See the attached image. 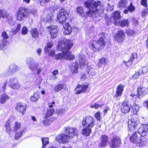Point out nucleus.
Masks as SVG:
<instances>
[{"mask_svg":"<svg viewBox=\"0 0 148 148\" xmlns=\"http://www.w3.org/2000/svg\"><path fill=\"white\" fill-rule=\"evenodd\" d=\"M73 45L72 41L71 40L65 39L61 40L58 43L57 49L62 52L55 55V51H51L49 55L54 59L64 58L66 60H73L75 58V56L69 51Z\"/></svg>","mask_w":148,"mask_h":148,"instance_id":"f257e3e1","label":"nucleus"},{"mask_svg":"<svg viewBox=\"0 0 148 148\" xmlns=\"http://www.w3.org/2000/svg\"><path fill=\"white\" fill-rule=\"evenodd\" d=\"M101 4L100 1L94 0H88L85 1L84 5L89 9L88 12L86 13L87 15L90 16H96V14L101 15L104 11V8L102 6H101L99 9H97V7Z\"/></svg>","mask_w":148,"mask_h":148,"instance_id":"f03ea898","label":"nucleus"},{"mask_svg":"<svg viewBox=\"0 0 148 148\" xmlns=\"http://www.w3.org/2000/svg\"><path fill=\"white\" fill-rule=\"evenodd\" d=\"M105 44L103 38L101 37L98 40L90 41L89 45L94 51L96 52L103 49L105 45Z\"/></svg>","mask_w":148,"mask_h":148,"instance_id":"7ed1b4c3","label":"nucleus"},{"mask_svg":"<svg viewBox=\"0 0 148 148\" xmlns=\"http://www.w3.org/2000/svg\"><path fill=\"white\" fill-rule=\"evenodd\" d=\"M142 137L138 133L135 132L130 136V140L133 143L135 144L136 146H142L143 144Z\"/></svg>","mask_w":148,"mask_h":148,"instance_id":"20e7f679","label":"nucleus"},{"mask_svg":"<svg viewBox=\"0 0 148 148\" xmlns=\"http://www.w3.org/2000/svg\"><path fill=\"white\" fill-rule=\"evenodd\" d=\"M95 124V120L91 116L84 118L82 122V125L85 128H91Z\"/></svg>","mask_w":148,"mask_h":148,"instance_id":"39448f33","label":"nucleus"},{"mask_svg":"<svg viewBox=\"0 0 148 148\" xmlns=\"http://www.w3.org/2000/svg\"><path fill=\"white\" fill-rule=\"evenodd\" d=\"M68 16V11L64 9H62L57 16V18L60 23L63 24L66 22Z\"/></svg>","mask_w":148,"mask_h":148,"instance_id":"423d86ee","label":"nucleus"},{"mask_svg":"<svg viewBox=\"0 0 148 148\" xmlns=\"http://www.w3.org/2000/svg\"><path fill=\"white\" fill-rule=\"evenodd\" d=\"M65 132L69 139L72 138L78 135L77 130L75 127L66 128L65 129Z\"/></svg>","mask_w":148,"mask_h":148,"instance_id":"0eeeda50","label":"nucleus"},{"mask_svg":"<svg viewBox=\"0 0 148 148\" xmlns=\"http://www.w3.org/2000/svg\"><path fill=\"white\" fill-rule=\"evenodd\" d=\"M121 140L120 137L117 136H114L110 140V145L112 148H116L120 145Z\"/></svg>","mask_w":148,"mask_h":148,"instance_id":"6e6552de","label":"nucleus"},{"mask_svg":"<svg viewBox=\"0 0 148 148\" xmlns=\"http://www.w3.org/2000/svg\"><path fill=\"white\" fill-rule=\"evenodd\" d=\"M56 140L58 142L60 143H66L69 141V139L66 134H62L57 136Z\"/></svg>","mask_w":148,"mask_h":148,"instance_id":"1a4fd4ad","label":"nucleus"},{"mask_svg":"<svg viewBox=\"0 0 148 148\" xmlns=\"http://www.w3.org/2000/svg\"><path fill=\"white\" fill-rule=\"evenodd\" d=\"M148 130V125H141L138 129V134L142 137H144L146 135Z\"/></svg>","mask_w":148,"mask_h":148,"instance_id":"9d476101","label":"nucleus"},{"mask_svg":"<svg viewBox=\"0 0 148 148\" xmlns=\"http://www.w3.org/2000/svg\"><path fill=\"white\" fill-rule=\"evenodd\" d=\"M88 87V85H78L75 88V90H76L77 88H79L77 90L76 93L77 94H79L81 92L85 93L87 92V89Z\"/></svg>","mask_w":148,"mask_h":148,"instance_id":"9b49d317","label":"nucleus"},{"mask_svg":"<svg viewBox=\"0 0 148 148\" xmlns=\"http://www.w3.org/2000/svg\"><path fill=\"white\" fill-rule=\"evenodd\" d=\"M27 108V106L25 104H23L21 103H19L17 104L15 108L18 112L23 115L25 112Z\"/></svg>","mask_w":148,"mask_h":148,"instance_id":"f8f14e48","label":"nucleus"},{"mask_svg":"<svg viewBox=\"0 0 148 148\" xmlns=\"http://www.w3.org/2000/svg\"><path fill=\"white\" fill-rule=\"evenodd\" d=\"M27 14L24 8H20L16 16V18L18 20L21 21L25 17Z\"/></svg>","mask_w":148,"mask_h":148,"instance_id":"ddd939ff","label":"nucleus"},{"mask_svg":"<svg viewBox=\"0 0 148 148\" xmlns=\"http://www.w3.org/2000/svg\"><path fill=\"white\" fill-rule=\"evenodd\" d=\"M79 65L81 67L82 66H84L86 65L87 63L86 61V59L85 56L83 53L81 52L79 55Z\"/></svg>","mask_w":148,"mask_h":148,"instance_id":"4468645a","label":"nucleus"},{"mask_svg":"<svg viewBox=\"0 0 148 148\" xmlns=\"http://www.w3.org/2000/svg\"><path fill=\"white\" fill-rule=\"evenodd\" d=\"M49 29L51 38L53 39L55 38L57 36V29L56 26L52 25L48 27Z\"/></svg>","mask_w":148,"mask_h":148,"instance_id":"2eb2a0df","label":"nucleus"},{"mask_svg":"<svg viewBox=\"0 0 148 148\" xmlns=\"http://www.w3.org/2000/svg\"><path fill=\"white\" fill-rule=\"evenodd\" d=\"M137 124V122L134 119H132L128 121V127L131 131H134Z\"/></svg>","mask_w":148,"mask_h":148,"instance_id":"dca6fc26","label":"nucleus"},{"mask_svg":"<svg viewBox=\"0 0 148 148\" xmlns=\"http://www.w3.org/2000/svg\"><path fill=\"white\" fill-rule=\"evenodd\" d=\"M108 136L105 135H102L101 137V142L100 146L101 147H103L107 145L109 143Z\"/></svg>","mask_w":148,"mask_h":148,"instance_id":"f3484780","label":"nucleus"},{"mask_svg":"<svg viewBox=\"0 0 148 148\" xmlns=\"http://www.w3.org/2000/svg\"><path fill=\"white\" fill-rule=\"evenodd\" d=\"M125 37V36L123 32L122 31H120L115 36V39L116 41L120 42L124 40Z\"/></svg>","mask_w":148,"mask_h":148,"instance_id":"a211bd4d","label":"nucleus"},{"mask_svg":"<svg viewBox=\"0 0 148 148\" xmlns=\"http://www.w3.org/2000/svg\"><path fill=\"white\" fill-rule=\"evenodd\" d=\"M130 109V107L128 105L127 103L125 101L122 103L121 107V111L123 113L128 112Z\"/></svg>","mask_w":148,"mask_h":148,"instance_id":"6ab92c4d","label":"nucleus"},{"mask_svg":"<svg viewBox=\"0 0 148 148\" xmlns=\"http://www.w3.org/2000/svg\"><path fill=\"white\" fill-rule=\"evenodd\" d=\"M124 88V86L121 84H119L117 86L116 94L114 95V97L115 98H116L118 96H120L122 95Z\"/></svg>","mask_w":148,"mask_h":148,"instance_id":"aec40b11","label":"nucleus"},{"mask_svg":"<svg viewBox=\"0 0 148 148\" xmlns=\"http://www.w3.org/2000/svg\"><path fill=\"white\" fill-rule=\"evenodd\" d=\"M63 27L64 29V33L65 35L69 34L71 33L72 28L69 23H67L64 25Z\"/></svg>","mask_w":148,"mask_h":148,"instance_id":"412c9836","label":"nucleus"},{"mask_svg":"<svg viewBox=\"0 0 148 148\" xmlns=\"http://www.w3.org/2000/svg\"><path fill=\"white\" fill-rule=\"evenodd\" d=\"M145 88L140 86L137 88V96L139 98L143 96L145 94Z\"/></svg>","mask_w":148,"mask_h":148,"instance_id":"4be33fe9","label":"nucleus"},{"mask_svg":"<svg viewBox=\"0 0 148 148\" xmlns=\"http://www.w3.org/2000/svg\"><path fill=\"white\" fill-rule=\"evenodd\" d=\"M136 54H137L136 53H132V56H130L129 60L127 62L123 61V63L125 64V65L127 66H130L132 64V61L134 60L136 56Z\"/></svg>","mask_w":148,"mask_h":148,"instance_id":"5701e85b","label":"nucleus"},{"mask_svg":"<svg viewBox=\"0 0 148 148\" xmlns=\"http://www.w3.org/2000/svg\"><path fill=\"white\" fill-rule=\"evenodd\" d=\"M10 99V97L5 94H2L0 98V102L1 104H3L6 102Z\"/></svg>","mask_w":148,"mask_h":148,"instance_id":"b1692460","label":"nucleus"},{"mask_svg":"<svg viewBox=\"0 0 148 148\" xmlns=\"http://www.w3.org/2000/svg\"><path fill=\"white\" fill-rule=\"evenodd\" d=\"M66 87L65 84H59L55 86L54 90L56 92H58L61 90L62 89L65 88Z\"/></svg>","mask_w":148,"mask_h":148,"instance_id":"393cba45","label":"nucleus"},{"mask_svg":"<svg viewBox=\"0 0 148 148\" xmlns=\"http://www.w3.org/2000/svg\"><path fill=\"white\" fill-rule=\"evenodd\" d=\"M106 63L105 58H102L98 60L97 66L99 68L101 67L103 65L105 64Z\"/></svg>","mask_w":148,"mask_h":148,"instance_id":"a878e982","label":"nucleus"},{"mask_svg":"<svg viewBox=\"0 0 148 148\" xmlns=\"http://www.w3.org/2000/svg\"><path fill=\"white\" fill-rule=\"evenodd\" d=\"M27 63L29 65L30 69L32 70L36 69L38 67L37 64H35L29 59L27 60Z\"/></svg>","mask_w":148,"mask_h":148,"instance_id":"bb28decb","label":"nucleus"},{"mask_svg":"<svg viewBox=\"0 0 148 148\" xmlns=\"http://www.w3.org/2000/svg\"><path fill=\"white\" fill-rule=\"evenodd\" d=\"M127 1L126 0H121L119 3L118 7L119 8L125 7L127 5Z\"/></svg>","mask_w":148,"mask_h":148,"instance_id":"cd10ccee","label":"nucleus"},{"mask_svg":"<svg viewBox=\"0 0 148 148\" xmlns=\"http://www.w3.org/2000/svg\"><path fill=\"white\" fill-rule=\"evenodd\" d=\"M91 132V129L90 128H85L82 129V134L85 136H88Z\"/></svg>","mask_w":148,"mask_h":148,"instance_id":"c85d7f7f","label":"nucleus"},{"mask_svg":"<svg viewBox=\"0 0 148 148\" xmlns=\"http://www.w3.org/2000/svg\"><path fill=\"white\" fill-rule=\"evenodd\" d=\"M78 68V64L77 63H73L71 68V72L74 73H77Z\"/></svg>","mask_w":148,"mask_h":148,"instance_id":"c756f323","label":"nucleus"},{"mask_svg":"<svg viewBox=\"0 0 148 148\" xmlns=\"http://www.w3.org/2000/svg\"><path fill=\"white\" fill-rule=\"evenodd\" d=\"M39 98L40 96L38 93L36 92L33 96L31 97L30 99L32 101H37Z\"/></svg>","mask_w":148,"mask_h":148,"instance_id":"7c9ffc66","label":"nucleus"},{"mask_svg":"<svg viewBox=\"0 0 148 148\" xmlns=\"http://www.w3.org/2000/svg\"><path fill=\"white\" fill-rule=\"evenodd\" d=\"M9 69L10 71L16 72L18 71L19 69L15 64H11L9 66Z\"/></svg>","mask_w":148,"mask_h":148,"instance_id":"2f4dec72","label":"nucleus"},{"mask_svg":"<svg viewBox=\"0 0 148 148\" xmlns=\"http://www.w3.org/2000/svg\"><path fill=\"white\" fill-rule=\"evenodd\" d=\"M24 131V129L21 128L15 134L14 137L15 139L17 140L21 136Z\"/></svg>","mask_w":148,"mask_h":148,"instance_id":"473e14b6","label":"nucleus"},{"mask_svg":"<svg viewBox=\"0 0 148 148\" xmlns=\"http://www.w3.org/2000/svg\"><path fill=\"white\" fill-rule=\"evenodd\" d=\"M129 22L127 20H125L119 22V25L122 27L125 26H128L129 25Z\"/></svg>","mask_w":148,"mask_h":148,"instance_id":"72a5a7b5","label":"nucleus"},{"mask_svg":"<svg viewBox=\"0 0 148 148\" xmlns=\"http://www.w3.org/2000/svg\"><path fill=\"white\" fill-rule=\"evenodd\" d=\"M139 108V106L136 104H134L132 106V110L133 114H136Z\"/></svg>","mask_w":148,"mask_h":148,"instance_id":"f704fd0d","label":"nucleus"},{"mask_svg":"<svg viewBox=\"0 0 148 148\" xmlns=\"http://www.w3.org/2000/svg\"><path fill=\"white\" fill-rule=\"evenodd\" d=\"M54 110L53 109H49L47 110L45 118H47L51 116L54 112Z\"/></svg>","mask_w":148,"mask_h":148,"instance_id":"c9c22d12","label":"nucleus"},{"mask_svg":"<svg viewBox=\"0 0 148 148\" xmlns=\"http://www.w3.org/2000/svg\"><path fill=\"white\" fill-rule=\"evenodd\" d=\"M31 32L33 37L36 38L38 37L39 35V33L37 31L36 28H34L32 29Z\"/></svg>","mask_w":148,"mask_h":148,"instance_id":"e433bc0d","label":"nucleus"},{"mask_svg":"<svg viewBox=\"0 0 148 148\" xmlns=\"http://www.w3.org/2000/svg\"><path fill=\"white\" fill-rule=\"evenodd\" d=\"M17 79L15 78H10L9 80L7 81V82L9 86H11L12 85H13L15 82H16Z\"/></svg>","mask_w":148,"mask_h":148,"instance_id":"4c0bfd02","label":"nucleus"},{"mask_svg":"<svg viewBox=\"0 0 148 148\" xmlns=\"http://www.w3.org/2000/svg\"><path fill=\"white\" fill-rule=\"evenodd\" d=\"M42 144V147L45 146L49 143V139L47 137L43 138L41 139Z\"/></svg>","mask_w":148,"mask_h":148,"instance_id":"58836bf2","label":"nucleus"},{"mask_svg":"<svg viewBox=\"0 0 148 148\" xmlns=\"http://www.w3.org/2000/svg\"><path fill=\"white\" fill-rule=\"evenodd\" d=\"M21 127V123L19 122H16L14 125V130L16 131L20 129Z\"/></svg>","mask_w":148,"mask_h":148,"instance_id":"ea45409f","label":"nucleus"},{"mask_svg":"<svg viewBox=\"0 0 148 148\" xmlns=\"http://www.w3.org/2000/svg\"><path fill=\"white\" fill-rule=\"evenodd\" d=\"M7 40H1L0 41V49H2L6 45Z\"/></svg>","mask_w":148,"mask_h":148,"instance_id":"a19ab883","label":"nucleus"},{"mask_svg":"<svg viewBox=\"0 0 148 148\" xmlns=\"http://www.w3.org/2000/svg\"><path fill=\"white\" fill-rule=\"evenodd\" d=\"M127 8L129 11L130 12L134 11L135 9L134 6L133 5L132 3H130V5L127 7Z\"/></svg>","mask_w":148,"mask_h":148,"instance_id":"79ce46f5","label":"nucleus"},{"mask_svg":"<svg viewBox=\"0 0 148 148\" xmlns=\"http://www.w3.org/2000/svg\"><path fill=\"white\" fill-rule=\"evenodd\" d=\"M120 13L119 11H116L113 14V17L114 19L116 20L120 18Z\"/></svg>","mask_w":148,"mask_h":148,"instance_id":"37998d69","label":"nucleus"},{"mask_svg":"<svg viewBox=\"0 0 148 148\" xmlns=\"http://www.w3.org/2000/svg\"><path fill=\"white\" fill-rule=\"evenodd\" d=\"M1 36L3 38L2 40H7L9 37L6 32L4 31L1 34Z\"/></svg>","mask_w":148,"mask_h":148,"instance_id":"c03bdc74","label":"nucleus"},{"mask_svg":"<svg viewBox=\"0 0 148 148\" xmlns=\"http://www.w3.org/2000/svg\"><path fill=\"white\" fill-rule=\"evenodd\" d=\"M10 125L9 122H7L6 123L5 126L7 132H9L11 131V128L10 127Z\"/></svg>","mask_w":148,"mask_h":148,"instance_id":"a18cd8bd","label":"nucleus"},{"mask_svg":"<svg viewBox=\"0 0 148 148\" xmlns=\"http://www.w3.org/2000/svg\"><path fill=\"white\" fill-rule=\"evenodd\" d=\"M46 17L47 21H51L53 19V16L51 14H47Z\"/></svg>","mask_w":148,"mask_h":148,"instance_id":"49530a36","label":"nucleus"},{"mask_svg":"<svg viewBox=\"0 0 148 148\" xmlns=\"http://www.w3.org/2000/svg\"><path fill=\"white\" fill-rule=\"evenodd\" d=\"M101 113L100 112H98L95 114V117L97 121H100L101 120Z\"/></svg>","mask_w":148,"mask_h":148,"instance_id":"de8ad7c7","label":"nucleus"},{"mask_svg":"<svg viewBox=\"0 0 148 148\" xmlns=\"http://www.w3.org/2000/svg\"><path fill=\"white\" fill-rule=\"evenodd\" d=\"M102 106V105H99L95 103L94 104L91 105L90 107L92 108H95V109H97L101 107Z\"/></svg>","mask_w":148,"mask_h":148,"instance_id":"09e8293b","label":"nucleus"},{"mask_svg":"<svg viewBox=\"0 0 148 148\" xmlns=\"http://www.w3.org/2000/svg\"><path fill=\"white\" fill-rule=\"evenodd\" d=\"M20 86V84L18 83H14L13 85H12L11 87L14 89H18Z\"/></svg>","mask_w":148,"mask_h":148,"instance_id":"8fccbe9b","label":"nucleus"},{"mask_svg":"<svg viewBox=\"0 0 148 148\" xmlns=\"http://www.w3.org/2000/svg\"><path fill=\"white\" fill-rule=\"evenodd\" d=\"M21 28V25L20 24H18L16 29L12 30V32L15 34L18 32Z\"/></svg>","mask_w":148,"mask_h":148,"instance_id":"3c124183","label":"nucleus"},{"mask_svg":"<svg viewBox=\"0 0 148 148\" xmlns=\"http://www.w3.org/2000/svg\"><path fill=\"white\" fill-rule=\"evenodd\" d=\"M135 33L134 31L133 30L128 29L127 30V34L129 36H132Z\"/></svg>","mask_w":148,"mask_h":148,"instance_id":"603ef678","label":"nucleus"},{"mask_svg":"<svg viewBox=\"0 0 148 148\" xmlns=\"http://www.w3.org/2000/svg\"><path fill=\"white\" fill-rule=\"evenodd\" d=\"M50 0H40V4L41 6H44L45 5L46 3H47Z\"/></svg>","mask_w":148,"mask_h":148,"instance_id":"864d4df0","label":"nucleus"},{"mask_svg":"<svg viewBox=\"0 0 148 148\" xmlns=\"http://www.w3.org/2000/svg\"><path fill=\"white\" fill-rule=\"evenodd\" d=\"M88 70H89L88 72L89 75H90L92 76H94L96 75V72L94 70H90L89 68L88 69Z\"/></svg>","mask_w":148,"mask_h":148,"instance_id":"5fc2aeb1","label":"nucleus"},{"mask_svg":"<svg viewBox=\"0 0 148 148\" xmlns=\"http://www.w3.org/2000/svg\"><path fill=\"white\" fill-rule=\"evenodd\" d=\"M77 11L78 13L80 14H81L83 12V7L81 6L78 7L77 8Z\"/></svg>","mask_w":148,"mask_h":148,"instance_id":"6e6d98bb","label":"nucleus"},{"mask_svg":"<svg viewBox=\"0 0 148 148\" xmlns=\"http://www.w3.org/2000/svg\"><path fill=\"white\" fill-rule=\"evenodd\" d=\"M141 74V72H140V70L138 72H136L134 75L133 76V78L135 79L138 78L139 76V75Z\"/></svg>","mask_w":148,"mask_h":148,"instance_id":"4d7b16f0","label":"nucleus"},{"mask_svg":"<svg viewBox=\"0 0 148 148\" xmlns=\"http://www.w3.org/2000/svg\"><path fill=\"white\" fill-rule=\"evenodd\" d=\"M7 21L8 23L11 25L13 23L14 21L13 20V18L12 16H10L8 18Z\"/></svg>","mask_w":148,"mask_h":148,"instance_id":"13d9d810","label":"nucleus"},{"mask_svg":"<svg viewBox=\"0 0 148 148\" xmlns=\"http://www.w3.org/2000/svg\"><path fill=\"white\" fill-rule=\"evenodd\" d=\"M27 31L28 30L27 27H24L22 28L21 33L22 34L24 35L27 34Z\"/></svg>","mask_w":148,"mask_h":148,"instance_id":"bf43d9fd","label":"nucleus"},{"mask_svg":"<svg viewBox=\"0 0 148 148\" xmlns=\"http://www.w3.org/2000/svg\"><path fill=\"white\" fill-rule=\"evenodd\" d=\"M9 16L10 14L8 13L3 11V13L2 16L3 18H8L10 17Z\"/></svg>","mask_w":148,"mask_h":148,"instance_id":"052dcab7","label":"nucleus"},{"mask_svg":"<svg viewBox=\"0 0 148 148\" xmlns=\"http://www.w3.org/2000/svg\"><path fill=\"white\" fill-rule=\"evenodd\" d=\"M147 0H141V4L143 6L145 7H147Z\"/></svg>","mask_w":148,"mask_h":148,"instance_id":"680f3d73","label":"nucleus"},{"mask_svg":"<svg viewBox=\"0 0 148 148\" xmlns=\"http://www.w3.org/2000/svg\"><path fill=\"white\" fill-rule=\"evenodd\" d=\"M148 71V68L147 67H144L143 68L142 70L140 71V72L141 71L143 73H146Z\"/></svg>","mask_w":148,"mask_h":148,"instance_id":"e2e57ef3","label":"nucleus"},{"mask_svg":"<svg viewBox=\"0 0 148 148\" xmlns=\"http://www.w3.org/2000/svg\"><path fill=\"white\" fill-rule=\"evenodd\" d=\"M55 104V102H54L51 101L48 103V105L49 108H51Z\"/></svg>","mask_w":148,"mask_h":148,"instance_id":"0e129e2a","label":"nucleus"},{"mask_svg":"<svg viewBox=\"0 0 148 148\" xmlns=\"http://www.w3.org/2000/svg\"><path fill=\"white\" fill-rule=\"evenodd\" d=\"M148 13V9H146L143 10L142 12V15L145 16L146 14Z\"/></svg>","mask_w":148,"mask_h":148,"instance_id":"69168bd1","label":"nucleus"},{"mask_svg":"<svg viewBox=\"0 0 148 148\" xmlns=\"http://www.w3.org/2000/svg\"><path fill=\"white\" fill-rule=\"evenodd\" d=\"M37 13L36 11L34 10V9L31 10L30 11V13L34 16H36Z\"/></svg>","mask_w":148,"mask_h":148,"instance_id":"338daca9","label":"nucleus"},{"mask_svg":"<svg viewBox=\"0 0 148 148\" xmlns=\"http://www.w3.org/2000/svg\"><path fill=\"white\" fill-rule=\"evenodd\" d=\"M143 105L147 107L148 109V100L144 101Z\"/></svg>","mask_w":148,"mask_h":148,"instance_id":"774afa93","label":"nucleus"}]
</instances>
